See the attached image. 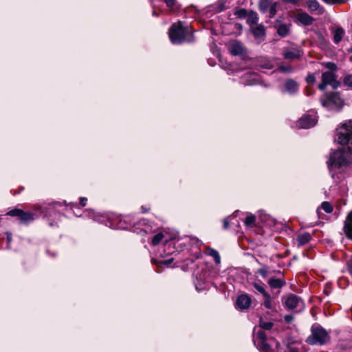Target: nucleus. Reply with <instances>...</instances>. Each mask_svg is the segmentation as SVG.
Listing matches in <instances>:
<instances>
[{
	"instance_id": "f257e3e1",
	"label": "nucleus",
	"mask_w": 352,
	"mask_h": 352,
	"mask_svg": "<svg viewBox=\"0 0 352 352\" xmlns=\"http://www.w3.org/2000/svg\"><path fill=\"white\" fill-rule=\"evenodd\" d=\"M60 206L59 202H55L49 203L42 206H34L30 209L25 208L23 210V224H29L43 214V217L48 219V223L50 226H57L61 214L56 210V208Z\"/></svg>"
},
{
	"instance_id": "f03ea898",
	"label": "nucleus",
	"mask_w": 352,
	"mask_h": 352,
	"mask_svg": "<svg viewBox=\"0 0 352 352\" xmlns=\"http://www.w3.org/2000/svg\"><path fill=\"white\" fill-rule=\"evenodd\" d=\"M88 216L93 219L94 221L104 224L112 229H127L130 226V223H128V217H122L116 214H96L93 210H89L87 212Z\"/></svg>"
},
{
	"instance_id": "7ed1b4c3",
	"label": "nucleus",
	"mask_w": 352,
	"mask_h": 352,
	"mask_svg": "<svg viewBox=\"0 0 352 352\" xmlns=\"http://www.w3.org/2000/svg\"><path fill=\"white\" fill-rule=\"evenodd\" d=\"M328 167L331 171L339 169L352 163V147L348 146L331 153Z\"/></svg>"
},
{
	"instance_id": "20e7f679",
	"label": "nucleus",
	"mask_w": 352,
	"mask_h": 352,
	"mask_svg": "<svg viewBox=\"0 0 352 352\" xmlns=\"http://www.w3.org/2000/svg\"><path fill=\"white\" fill-rule=\"evenodd\" d=\"M169 38L173 44H181L184 42H190L192 34L190 28L184 26L181 21L171 25L168 31Z\"/></svg>"
},
{
	"instance_id": "39448f33",
	"label": "nucleus",
	"mask_w": 352,
	"mask_h": 352,
	"mask_svg": "<svg viewBox=\"0 0 352 352\" xmlns=\"http://www.w3.org/2000/svg\"><path fill=\"white\" fill-rule=\"evenodd\" d=\"M331 336L327 330L318 324H314L311 327V334L305 342L309 345L323 346L330 342Z\"/></svg>"
},
{
	"instance_id": "423d86ee",
	"label": "nucleus",
	"mask_w": 352,
	"mask_h": 352,
	"mask_svg": "<svg viewBox=\"0 0 352 352\" xmlns=\"http://www.w3.org/2000/svg\"><path fill=\"white\" fill-rule=\"evenodd\" d=\"M337 142L342 145L352 146V120L343 123L336 129Z\"/></svg>"
},
{
	"instance_id": "0eeeda50",
	"label": "nucleus",
	"mask_w": 352,
	"mask_h": 352,
	"mask_svg": "<svg viewBox=\"0 0 352 352\" xmlns=\"http://www.w3.org/2000/svg\"><path fill=\"white\" fill-rule=\"evenodd\" d=\"M322 105L330 111H339L342 106L343 102L338 93H332L320 99Z\"/></svg>"
},
{
	"instance_id": "6e6552de",
	"label": "nucleus",
	"mask_w": 352,
	"mask_h": 352,
	"mask_svg": "<svg viewBox=\"0 0 352 352\" xmlns=\"http://www.w3.org/2000/svg\"><path fill=\"white\" fill-rule=\"evenodd\" d=\"M327 85H330L333 89H337L340 86V82L333 72H325L322 74V82L318 85V88L324 91Z\"/></svg>"
},
{
	"instance_id": "1a4fd4ad",
	"label": "nucleus",
	"mask_w": 352,
	"mask_h": 352,
	"mask_svg": "<svg viewBox=\"0 0 352 352\" xmlns=\"http://www.w3.org/2000/svg\"><path fill=\"white\" fill-rule=\"evenodd\" d=\"M282 300L286 308L289 310H293L298 307H304L302 300L294 294H289L285 296H283Z\"/></svg>"
},
{
	"instance_id": "9d476101",
	"label": "nucleus",
	"mask_w": 352,
	"mask_h": 352,
	"mask_svg": "<svg viewBox=\"0 0 352 352\" xmlns=\"http://www.w3.org/2000/svg\"><path fill=\"white\" fill-rule=\"evenodd\" d=\"M254 343L261 352H270L271 349L270 345L267 343V336L265 333L261 330L256 332L254 338Z\"/></svg>"
},
{
	"instance_id": "9b49d317",
	"label": "nucleus",
	"mask_w": 352,
	"mask_h": 352,
	"mask_svg": "<svg viewBox=\"0 0 352 352\" xmlns=\"http://www.w3.org/2000/svg\"><path fill=\"white\" fill-rule=\"evenodd\" d=\"M318 120L316 115L312 113L303 115L297 122V127L300 129H309L315 126Z\"/></svg>"
},
{
	"instance_id": "f8f14e48",
	"label": "nucleus",
	"mask_w": 352,
	"mask_h": 352,
	"mask_svg": "<svg viewBox=\"0 0 352 352\" xmlns=\"http://www.w3.org/2000/svg\"><path fill=\"white\" fill-rule=\"evenodd\" d=\"M303 55L300 47H288L284 49L283 56L285 59L294 60L300 58Z\"/></svg>"
},
{
	"instance_id": "ddd939ff",
	"label": "nucleus",
	"mask_w": 352,
	"mask_h": 352,
	"mask_svg": "<svg viewBox=\"0 0 352 352\" xmlns=\"http://www.w3.org/2000/svg\"><path fill=\"white\" fill-rule=\"evenodd\" d=\"M229 52L234 56H243L246 54V50L243 45L238 41H232L228 43Z\"/></svg>"
},
{
	"instance_id": "4468645a",
	"label": "nucleus",
	"mask_w": 352,
	"mask_h": 352,
	"mask_svg": "<svg viewBox=\"0 0 352 352\" xmlns=\"http://www.w3.org/2000/svg\"><path fill=\"white\" fill-rule=\"evenodd\" d=\"M252 303L251 298L247 294L239 296L236 298L235 306L239 310L243 311L248 309Z\"/></svg>"
},
{
	"instance_id": "2eb2a0df",
	"label": "nucleus",
	"mask_w": 352,
	"mask_h": 352,
	"mask_svg": "<svg viewBox=\"0 0 352 352\" xmlns=\"http://www.w3.org/2000/svg\"><path fill=\"white\" fill-rule=\"evenodd\" d=\"M241 83L244 85H253L258 82V76L256 73L247 72L241 77Z\"/></svg>"
},
{
	"instance_id": "dca6fc26",
	"label": "nucleus",
	"mask_w": 352,
	"mask_h": 352,
	"mask_svg": "<svg viewBox=\"0 0 352 352\" xmlns=\"http://www.w3.org/2000/svg\"><path fill=\"white\" fill-rule=\"evenodd\" d=\"M278 273L280 274L278 278L272 277L267 280V284L272 289H280L286 284L284 275L280 272Z\"/></svg>"
},
{
	"instance_id": "f3484780",
	"label": "nucleus",
	"mask_w": 352,
	"mask_h": 352,
	"mask_svg": "<svg viewBox=\"0 0 352 352\" xmlns=\"http://www.w3.org/2000/svg\"><path fill=\"white\" fill-rule=\"evenodd\" d=\"M307 6L308 9L317 14H322L324 12V9L322 7L317 0H307Z\"/></svg>"
},
{
	"instance_id": "a211bd4d",
	"label": "nucleus",
	"mask_w": 352,
	"mask_h": 352,
	"mask_svg": "<svg viewBox=\"0 0 352 352\" xmlns=\"http://www.w3.org/2000/svg\"><path fill=\"white\" fill-rule=\"evenodd\" d=\"M285 89L286 92L293 95L298 91L299 85L293 79H287L285 82Z\"/></svg>"
},
{
	"instance_id": "6ab92c4d",
	"label": "nucleus",
	"mask_w": 352,
	"mask_h": 352,
	"mask_svg": "<svg viewBox=\"0 0 352 352\" xmlns=\"http://www.w3.org/2000/svg\"><path fill=\"white\" fill-rule=\"evenodd\" d=\"M275 297L271 296V295L267 292L265 293L264 295H263V305L264 307L270 310H275L276 309V304L274 302Z\"/></svg>"
},
{
	"instance_id": "aec40b11",
	"label": "nucleus",
	"mask_w": 352,
	"mask_h": 352,
	"mask_svg": "<svg viewBox=\"0 0 352 352\" xmlns=\"http://www.w3.org/2000/svg\"><path fill=\"white\" fill-rule=\"evenodd\" d=\"M344 231L346 236L352 239V211L348 214L344 221Z\"/></svg>"
},
{
	"instance_id": "412c9836",
	"label": "nucleus",
	"mask_w": 352,
	"mask_h": 352,
	"mask_svg": "<svg viewBox=\"0 0 352 352\" xmlns=\"http://www.w3.org/2000/svg\"><path fill=\"white\" fill-rule=\"evenodd\" d=\"M297 19L304 25H310L314 21V19L306 12L299 13Z\"/></svg>"
},
{
	"instance_id": "4be33fe9",
	"label": "nucleus",
	"mask_w": 352,
	"mask_h": 352,
	"mask_svg": "<svg viewBox=\"0 0 352 352\" xmlns=\"http://www.w3.org/2000/svg\"><path fill=\"white\" fill-rule=\"evenodd\" d=\"M253 35L256 38L263 39L265 35V29L263 25H258L252 28Z\"/></svg>"
},
{
	"instance_id": "5701e85b",
	"label": "nucleus",
	"mask_w": 352,
	"mask_h": 352,
	"mask_svg": "<svg viewBox=\"0 0 352 352\" xmlns=\"http://www.w3.org/2000/svg\"><path fill=\"white\" fill-rule=\"evenodd\" d=\"M311 239V236L309 233L305 232L302 234H300L298 236L297 241H298V246H302L309 242V241Z\"/></svg>"
},
{
	"instance_id": "b1692460",
	"label": "nucleus",
	"mask_w": 352,
	"mask_h": 352,
	"mask_svg": "<svg viewBox=\"0 0 352 352\" xmlns=\"http://www.w3.org/2000/svg\"><path fill=\"white\" fill-rule=\"evenodd\" d=\"M344 34V30L342 28H337L333 32V41L335 43H338L342 39Z\"/></svg>"
},
{
	"instance_id": "393cba45",
	"label": "nucleus",
	"mask_w": 352,
	"mask_h": 352,
	"mask_svg": "<svg viewBox=\"0 0 352 352\" xmlns=\"http://www.w3.org/2000/svg\"><path fill=\"white\" fill-rule=\"evenodd\" d=\"M273 2L272 0H260L258 3L259 10L263 13L267 12Z\"/></svg>"
},
{
	"instance_id": "a878e982",
	"label": "nucleus",
	"mask_w": 352,
	"mask_h": 352,
	"mask_svg": "<svg viewBox=\"0 0 352 352\" xmlns=\"http://www.w3.org/2000/svg\"><path fill=\"white\" fill-rule=\"evenodd\" d=\"M173 258H170L166 260L162 259H153V263L157 265L158 267H162L163 266L169 267L170 264L173 262Z\"/></svg>"
},
{
	"instance_id": "bb28decb",
	"label": "nucleus",
	"mask_w": 352,
	"mask_h": 352,
	"mask_svg": "<svg viewBox=\"0 0 352 352\" xmlns=\"http://www.w3.org/2000/svg\"><path fill=\"white\" fill-rule=\"evenodd\" d=\"M277 33L280 36L285 37L289 33V27L287 24H280L277 28Z\"/></svg>"
},
{
	"instance_id": "cd10ccee",
	"label": "nucleus",
	"mask_w": 352,
	"mask_h": 352,
	"mask_svg": "<svg viewBox=\"0 0 352 352\" xmlns=\"http://www.w3.org/2000/svg\"><path fill=\"white\" fill-rule=\"evenodd\" d=\"M322 209L327 213H331L333 210V206L329 201H323L320 207L317 209V212L319 214L320 210Z\"/></svg>"
},
{
	"instance_id": "c85d7f7f",
	"label": "nucleus",
	"mask_w": 352,
	"mask_h": 352,
	"mask_svg": "<svg viewBox=\"0 0 352 352\" xmlns=\"http://www.w3.org/2000/svg\"><path fill=\"white\" fill-rule=\"evenodd\" d=\"M207 254L209 256L213 257L216 264H219L220 263V262H221V257L219 256V252L216 250H214L213 248H208V250H207Z\"/></svg>"
},
{
	"instance_id": "c756f323",
	"label": "nucleus",
	"mask_w": 352,
	"mask_h": 352,
	"mask_svg": "<svg viewBox=\"0 0 352 352\" xmlns=\"http://www.w3.org/2000/svg\"><path fill=\"white\" fill-rule=\"evenodd\" d=\"M256 217L252 214H248L245 219L244 223L248 228H252L255 225Z\"/></svg>"
},
{
	"instance_id": "7c9ffc66",
	"label": "nucleus",
	"mask_w": 352,
	"mask_h": 352,
	"mask_svg": "<svg viewBox=\"0 0 352 352\" xmlns=\"http://www.w3.org/2000/svg\"><path fill=\"white\" fill-rule=\"evenodd\" d=\"M252 286L254 289V292H258V293L261 294L262 296L264 295L265 293L267 292L264 287V284L261 282V283L254 282L252 284Z\"/></svg>"
},
{
	"instance_id": "2f4dec72",
	"label": "nucleus",
	"mask_w": 352,
	"mask_h": 352,
	"mask_svg": "<svg viewBox=\"0 0 352 352\" xmlns=\"http://www.w3.org/2000/svg\"><path fill=\"white\" fill-rule=\"evenodd\" d=\"M258 21V15L254 12H250L248 15L247 22L250 25L256 24Z\"/></svg>"
},
{
	"instance_id": "473e14b6",
	"label": "nucleus",
	"mask_w": 352,
	"mask_h": 352,
	"mask_svg": "<svg viewBox=\"0 0 352 352\" xmlns=\"http://www.w3.org/2000/svg\"><path fill=\"white\" fill-rule=\"evenodd\" d=\"M170 243L166 241L165 243V244L163 245L162 248V251L163 252H160V255L161 257L164 258L167 255H169V254H172L173 253V252H171L169 249L170 248Z\"/></svg>"
},
{
	"instance_id": "72a5a7b5",
	"label": "nucleus",
	"mask_w": 352,
	"mask_h": 352,
	"mask_svg": "<svg viewBox=\"0 0 352 352\" xmlns=\"http://www.w3.org/2000/svg\"><path fill=\"white\" fill-rule=\"evenodd\" d=\"M274 326V323L272 322H265L263 320L262 318H260V322H259V327L261 329H265V330H270Z\"/></svg>"
},
{
	"instance_id": "f704fd0d",
	"label": "nucleus",
	"mask_w": 352,
	"mask_h": 352,
	"mask_svg": "<svg viewBox=\"0 0 352 352\" xmlns=\"http://www.w3.org/2000/svg\"><path fill=\"white\" fill-rule=\"evenodd\" d=\"M7 215L17 217L19 219L22 220V210L13 209L6 213Z\"/></svg>"
},
{
	"instance_id": "c9c22d12",
	"label": "nucleus",
	"mask_w": 352,
	"mask_h": 352,
	"mask_svg": "<svg viewBox=\"0 0 352 352\" xmlns=\"http://www.w3.org/2000/svg\"><path fill=\"white\" fill-rule=\"evenodd\" d=\"M277 2H273L270 7L268 8L269 17L273 18L276 14Z\"/></svg>"
},
{
	"instance_id": "e433bc0d",
	"label": "nucleus",
	"mask_w": 352,
	"mask_h": 352,
	"mask_svg": "<svg viewBox=\"0 0 352 352\" xmlns=\"http://www.w3.org/2000/svg\"><path fill=\"white\" fill-rule=\"evenodd\" d=\"M164 238V234L161 232L155 234L153 237V239H152V244L153 245H158L163 239Z\"/></svg>"
},
{
	"instance_id": "4c0bfd02",
	"label": "nucleus",
	"mask_w": 352,
	"mask_h": 352,
	"mask_svg": "<svg viewBox=\"0 0 352 352\" xmlns=\"http://www.w3.org/2000/svg\"><path fill=\"white\" fill-rule=\"evenodd\" d=\"M343 83L344 86H346L349 89H352V74L346 75L344 78Z\"/></svg>"
},
{
	"instance_id": "58836bf2",
	"label": "nucleus",
	"mask_w": 352,
	"mask_h": 352,
	"mask_svg": "<svg viewBox=\"0 0 352 352\" xmlns=\"http://www.w3.org/2000/svg\"><path fill=\"white\" fill-rule=\"evenodd\" d=\"M236 212H235L232 216L228 217L223 219V228L225 229H228L229 228L230 221L232 219H234V218H236V215L235 214Z\"/></svg>"
},
{
	"instance_id": "ea45409f",
	"label": "nucleus",
	"mask_w": 352,
	"mask_h": 352,
	"mask_svg": "<svg viewBox=\"0 0 352 352\" xmlns=\"http://www.w3.org/2000/svg\"><path fill=\"white\" fill-rule=\"evenodd\" d=\"M234 14L239 17V18H245L246 16H248V12L244 8H241L238 10H236L234 13Z\"/></svg>"
},
{
	"instance_id": "a19ab883",
	"label": "nucleus",
	"mask_w": 352,
	"mask_h": 352,
	"mask_svg": "<svg viewBox=\"0 0 352 352\" xmlns=\"http://www.w3.org/2000/svg\"><path fill=\"white\" fill-rule=\"evenodd\" d=\"M286 352H301L300 349L292 344H288L286 347Z\"/></svg>"
},
{
	"instance_id": "79ce46f5",
	"label": "nucleus",
	"mask_w": 352,
	"mask_h": 352,
	"mask_svg": "<svg viewBox=\"0 0 352 352\" xmlns=\"http://www.w3.org/2000/svg\"><path fill=\"white\" fill-rule=\"evenodd\" d=\"M326 68L329 69V72H334L337 69V66L334 63L332 62H327L323 63Z\"/></svg>"
},
{
	"instance_id": "37998d69",
	"label": "nucleus",
	"mask_w": 352,
	"mask_h": 352,
	"mask_svg": "<svg viewBox=\"0 0 352 352\" xmlns=\"http://www.w3.org/2000/svg\"><path fill=\"white\" fill-rule=\"evenodd\" d=\"M278 69L285 73H292L293 72V68L290 65H280Z\"/></svg>"
},
{
	"instance_id": "c03bdc74",
	"label": "nucleus",
	"mask_w": 352,
	"mask_h": 352,
	"mask_svg": "<svg viewBox=\"0 0 352 352\" xmlns=\"http://www.w3.org/2000/svg\"><path fill=\"white\" fill-rule=\"evenodd\" d=\"M259 67L261 68V69H272L273 67V64L270 62V61H267L262 65H260Z\"/></svg>"
},
{
	"instance_id": "a18cd8bd",
	"label": "nucleus",
	"mask_w": 352,
	"mask_h": 352,
	"mask_svg": "<svg viewBox=\"0 0 352 352\" xmlns=\"http://www.w3.org/2000/svg\"><path fill=\"white\" fill-rule=\"evenodd\" d=\"M258 273L263 277L265 278L268 275V271L266 267L260 268Z\"/></svg>"
},
{
	"instance_id": "49530a36",
	"label": "nucleus",
	"mask_w": 352,
	"mask_h": 352,
	"mask_svg": "<svg viewBox=\"0 0 352 352\" xmlns=\"http://www.w3.org/2000/svg\"><path fill=\"white\" fill-rule=\"evenodd\" d=\"M306 80L309 84H313L316 81V78L314 75H308L306 78Z\"/></svg>"
},
{
	"instance_id": "de8ad7c7",
	"label": "nucleus",
	"mask_w": 352,
	"mask_h": 352,
	"mask_svg": "<svg viewBox=\"0 0 352 352\" xmlns=\"http://www.w3.org/2000/svg\"><path fill=\"white\" fill-rule=\"evenodd\" d=\"M284 319L285 322H287V323H290L294 320V317L292 314H288L285 316Z\"/></svg>"
},
{
	"instance_id": "09e8293b",
	"label": "nucleus",
	"mask_w": 352,
	"mask_h": 352,
	"mask_svg": "<svg viewBox=\"0 0 352 352\" xmlns=\"http://www.w3.org/2000/svg\"><path fill=\"white\" fill-rule=\"evenodd\" d=\"M80 204L84 207L86 206V204H87V199L85 198V197H80Z\"/></svg>"
},
{
	"instance_id": "8fccbe9b",
	"label": "nucleus",
	"mask_w": 352,
	"mask_h": 352,
	"mask_svg": "<svg viewBox=\"0 0 352 352\" xmlns=\"http://www.w3.org/2000/svg\"><path fill=\"white\" fill-rule=\"evenodd\" d=\"M192 240L193 241V243L197 245V246H199L202 242L199 240V239H192Z\"/></svg>"
},
{
	"instance_id": "3c124183",
	"label": "nucleus",
	"mask_w": 352,
	"mask_h": 352,
	"mask_svg": "<svg viewBox=\"0 0 352 352\" xmlns=\"http://www.w3.org/2000/svg\"><path fill=\"white\" fill-rule=\"evenodd\" d=\"M300 0H285L287 3H292V4H298Z\"/></svg>"
},
{
	"instance_id": "603ef678",
	"label": "nucleus",
	"mask_w": 352,
	"mask_h": 352,
	"mask_svg": "<svg viewBox=\"0 0 352 352\" xmlns=\"http://www.w3.org/2000/svg\"><path fill=\"white\" fill-rule=\"evenodd\" d=\"M153 15L155 16H159V14L157 13L156 10H155V6H153Z\"/></svg>"
},
{
	"instance_id": "864d4df0",
	"label": "nucleus",
	"mask_w": 352,
	"mask_h": 352,
	"mask_svg": "<svg viewBox=\"0 0 352 352\" xmlns=\"http://www.w3.org/2000/svg\"><path fill=\"white\" fill-rule=\"evenodd\" d=\"M142 212H146L147 210L144 208V206L142 207Z\"/></svg>"
},
{
	"instance_id": "5fc2aeb1",
	"label": "nucleus",
	"mask_w": 352,
	"mask_h": 352,
	"mask_svg": "<svg viewBox=\"0 0 352 352\" xmlns=\"http://www.w3.org/2000/svg\"><path fill=\"white\" fill-rule=\"evenodd\" d=\"M233 224H235V222H232ZM236 224L238 225L239 224V221L237 220H236Z\"/></svg>"
},
{
	"instance_id": "6e6d98bb",
	"label": "nucleus",
	"mask_w": 352,
	"mask_h": 352,
	"mask_svg": "<svg viewBox=\"0 0 352 352\" xmlns=\"http://www.w3.org/2000/svg\"><path fill=\"white\" fill-rule=\"evenodd\" d=\"M72 204V206H78L76 203V204Z\"/></svg>"
},
{
	"instance_id": "4d7b16f0",
	"label": "nucleus",
	"mask_w": 352,
	"mask_h": 352,
	"mask_svg": "<svg viewBox=\"0 0 352 352\" xmlns=\"http://www.w3.org/2000/svg\"><path fill=\"white\" fill-rule=\"evenodd\" d=\"M8 240L10 241V236H8Z\"/></svg>"
}]
</instances>
